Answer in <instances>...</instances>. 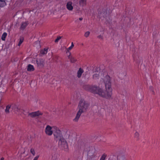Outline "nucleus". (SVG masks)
<instances>
[{
	"label": "nucleus",
	"instance_id": "obj_1",
	"mask_svg": "<svg viewBox=\"0 0 160 160\" xmlns=\"http://www.w3.org/2000/svg\"><path fill=\"white\" fill-rule=\"evenodd\" d=\"M104 81L106 89L105 91L96 86H90L87 85L83 86V88L87 91L97 94L103 98L109 99L112 94V89L111 87L110 77L108 75H106L104 78Z\"/></svg>",
	"mask_w": 160,
	"mask_h": 160
},
{
	"label": "nucleus",
	"instance_id": "obj_2",
	"mask_svg": "<svg viewBox=\"0 0 160 160\" xmlns=\"http://www.w3.org/2000/svg\"><path fill=\"white\" fill-rule=\"evenodd\" d=\"M89 106V104L87 102L83 99L81 100L78 106L79 111L77 112L75 118L73 119V121L77 122L82 113L86 112Z\"/></svg>",
	"mask_w": 160,
	"mask_h": 160
},
{
	"label": "nucleus",
	"instance_id": "obj_3",
	"mask_svg": "<svg viewBox=\"0 0 160 160\" xmlns=\"http://www.w3.org/2000/svg\"><path fill=\"white\" fill-rule=\"evenodd\" d=\"M54 137L59 140L58 144L61 145L62 149L67 152L68 151V146L65 139L63 138L61 131L59 129H57L54 133Z\"/></svg>",
	"mask_w": 160,
	"mask_h": 160
},
{
	"label": "nucleus",
	"instance_id": "obj_4",
	"mask_svg": "<svg viewBox=\"0 0 160 160\" xmlns=\"http://www.w3.org/2000/svg\"><path fill=\"white\" fill-rule=\"evenodd\" d=\"M37 63L39 68H42L44 65V60L42 59H39L37 60Z\"/></svg>",
	"mask_w": 160,
	"mask_h": 160
},
{
	"label": "nucleus",
	"instance_id": "obj_5",
	"mask_svg": "<svg viewBox=\"0 0 160 160\" xmlns=\"http://www.w3.org/2000/svg\"><path fill=\"white\" fill-rule=\"evenodd\" d=\"M134 60L136 62L138 65L139 64L142 60V57L138 56V55L135 56L133 57Z\"/></svg>",
	"mask_w": 160,
	"mask_h": 160
},
{
	"label": "nucleus",
	"instance_id": "obj_6",
	"mask_svg": "<svg viewBox=\"0 0 160 160\" xmlns=\"http://www.w3.org/2000/svg\"><path fill=\"white\" fill-rule=\"evenodd\" d=\"M42 113L39 112V111L35 112L29 113L28 114L29 116H30L32 118H34L36 116H39V115H42Z\"/></svg>",
	"mask_w": 160,
	"mask_h": 160
},
{
	"label": "nucleus",
	"instance_id": "obj_7",
	"mask_svg": "<svg viewBox=\"0 0 160 160\" xmlns=\"http://www.w3.org/2000/svg\"><path fill=\"white\" fill-rule=\"evenodd\" d=\"M51 129V127L48 125L47 126L45 129L46 133L48 135H51L52 133V132Z\"/></svg>",
	"mask_w": 160,
	"mask_h": 160
},
{
	"label": "nucleus",
	"instance_id": "obj_8",
	"mask_svg": "<svg viewBox=\"0 0 160 160\" xmlns=\"http://www.w3.org/2000/svg\"><path fill=\"white\" fill-rule=\"evenodd\" d=\"M72 3L71 2H69L67 3L66 7L70 11L72 10L73 7L72 5Z\"/></svg>",
	"mask_w": 160,
	"mask_h": 160
},
{
	"label": "nucleus",
	"instance_id": "obj_9",
	"mask_svg": "<svg viewBox=\"0 0 160 160\" xmlns=\"http://www.w3.org/2000/svg\"><path fill=\"white\" fill-rule=\"evenodd\" d=\"M28 24V22L27 21L22 22L21 25L20 29L21 30H23L26 27Z\"/></svg>",
	"mask_w": 160,
	"mask_h": 160
},
{
	"label": "nucleus",
	"instance_id": "obj_10",
	"mask_svg": "<svg viewBox=\"0 0 160 160\" xmlns=\"http://www.w3.org/2000/svg\"><path fill=\"white\" fill-rule=\"evenodd\" d=\"M107 13L104 11L100 13L98 12V15L100 18H101L102 17L106 18L107 17Z\"/></svg>",
	"mask_w": 160,
	"mask_h": 160
},
{
	"label": "nucleus",
	"instance_id": "obj_11",
	"mask_svg": "<svg viewBox=\"0 0 160 160\" xmlns=\"http://www.w3.org/2000/svg\"><path fill=\"white\" fill-rule=\"evenodd\" d=\"M83 72V70L81 68H80L77 72V77L79 78H80Z\"/></svg>",
	"mask_w": 160,
	"mask_h": 160
},
{
	"label": "nucleus",
	"instance_id": "obj_12",
	"mask_svg": "<svg viewBox=\"0 0 160 160\" xmlns=\"http://www.w3.org/2000/svg\"><path fill=\"white\" fill-rule=\"evenodd\" d=\"M27 71L29 72L34 71V68L33 65L31 64H28L27 67Z\"/></svg>",
	"mask_w": 160,
	"mask_h": 160
},
{
	"label": "nucleus",
	"instance_id": "obj_13",
	"mask_svg": "<svg viewBox=\"0 0 160 160\" xmlns=\"http://www.w3.org/2000/svg\"><path fill=\"white\" fill-rule=\"evenodd\" d=\"M79 4L80 6L82 7L86 5L87 4V0H80Z\"/></svg>",
	"mask_w": 160,
	"mask_h": 160
},
{
	"label": "nucleus",
	"instance_id": "obj_14",
	"mask_svg": "<svg viewBox=\"0 0 160 160\" xmlns=\"http://www.w3.org/2000/svg\"><path fill=\"white\" fill-rule=\"evenodd\" d=\"M48 48H45L43 49L40 52V55L42 56V55H45L48 52Z\"/></svg>",
	"mask_w": 160,
	"mask_h": 160
},
{
	"label": "nucleus",
	"instance_id": "obj_15",
	"mask_svg": "<svg viewBox=\"0 0 160 160\" xmlns=\"http://www.w3.org/2000/svg\"><path fill=\"white\" fill-rule=\"evenodd\" d=\"M11 108L15 111H18L20 108L19 107L15 104H12L11 105Z\"/></svg>",
	"mask_w": 160,
	"mask_h": 160
},
{
	"label": "nucleus",
	"instance_id": "obj_16",
	"mask_svg": "<svg viewBox=\"0 0 160 160\" xmlns=\"http://www.w3.org/2000/svg\"><path fill=\"white\" fill-rule=\"evenodd\" d=\"M6 0H0V7H3L6 5Z\"/></svg>",
	"mask_w": 160,
	"mask_h": 160
},
{
	"label": "nucleus",
	"instance_id": "obj_17",
	"mask_svg": "<svg viewBox=\"0 0 160 160\" xmlns=\"http://www.w3.org/2000/svg\"><path fill=\"white\" fill-rule=\"evenodd\" d=\"M68 58L70 59V62L72 63H74L77 61V59L72 56H71L70 55L68 56Z\"/></svg>",
	"mask_w": 160,
	"mask_h": 160
},
{
	"label": "nucleus",
	"instance_id": "obj_18",
	"mask_svg": "<svg viewBox=\"0 0 160 160\" xmlns=\"http://www.w3.org/2000/svg\"><path fill=\"white\" fill-rule=\"evenodd\" d=\"M11 107V105H9L6 106V108L5 110V112L7 113H8L9 112V110Z\"/></svg>",
	"mask_w": 160,
	"mask_h": 160
},
{
	"label": "nucleus",
	"instance_id": "obj_19",
	"mask_svg": "<svg viewBox=\"0 0 160 160\" xmlns=\"http://www.w3.org/2000/svg\"><path fill=\"white\" fill-rule=\"evenodd\" d=\"M99 76V72L98 71V73H96L93 75V78L94 79H97L98 78Z\"/></svg>",
	"mask_w": 160,
	"mask_h": 160
},
{
	"label": "nucleus",
	"instance_id": "obj_20",
	"mask_svg": "<svg viewBox=\"0 0 160 160\" xmlns=\"http://www.w3.org/2000/svg\"><path fill=\"white\" fill-rule=\"evenodd\" d=\"M7 33L5 32L3 33L2 36V39L3 41H5V40L7 36Z\"/></svg>",
	"mask_w": 160,
	"mask_h": 160
},
{
	"label": "nucleus",
	"instance_id": "obj_21",
	"mask_svg": "<svg viewBox=\"0 0 160 160\" xmlns=\"http://www.w3.org/2000/svg\"><path fill=\"white\" fill-rule=\"evenodd\" d=\"M24 40V38L23 37H20L19 39V41L18 43V45L20 46L21 44L23 42Z\"/></svg>",
	"mask_w": 160,
	"mask_h": 160
},
{
	"label": "nucleus",
	"instance_id": "obj_22",
	"mask_svg": "<svg viewBox=\"0 0 160 160\" xmlns=\"http://www.w3.org/2000/svg\"><path fill=\"white\" fill-rule=\"evenodd\" d=\"M106 157V155L105 154H103L100 159V160H105Z\"/></svg>",
	"mask_w": 160,
	"mask_h": 160
},
{
	"label": "nucleus",
	"instance_id": "obj_23",
	"mask_svg": "<svg viewBox=\"0 0 160 160\" xmlns=\"http://www.w3.org/2000/svg\"><path fill=\"white\" fill-rule=\"evenodd\" d=\"M30 152L33 156L35 155V152L34 149L32 148L30 150Z\"/></svg>",
	"mask_w": 160,
	"mask_h": 160
},
{
	"label": "nucleus",
	"instance_id": "obj_24",
	"mask_svg": "<svg viewBox=\"0 0 160 160\" xmlns=\"http://www.w3.org/2000/svg\"><path fill=\"white\" fill-rule=\"evenodd\" d=\"M74 45L73 43V42H72V43L71 46L67 49L68 51H69V50H71L73 48V47H74Z\"/></svg>",
	"mask_w": 160,
	"mask_h": 160
},
{
	"label": "nucleus",
	"instance_id": "obj_25",
	"mask_svg": "<svg viewBox=\"0 0 160 160\" xmlns=\"http://www.w3.org/2000/svg\"><path fill=\"white\" fill-rule=\"evenodd\" d=\"M62 37L61 36H58L57 37V38L56 39L55 41V42H58V41L61 39Z\"/></svg>",
	"mask_w": 160,
	"mask_h": 160
},
{
	"label": "nucleus",
	"instance_id": "obj_26",
	"mask_svg": "<svg viewBox=\"0 0 160 160\" xmlns=\"http://www.w3.org/2000/svg\"><path fill=\"white\" fill-rule=\"evenodd\" d=\"M90 32L89 31L86 32L84 34V36L86 37H88L89 36V35L90 34Z\"/></svg>",
	"mask_w": 160,
	"mask_h": 160
},
{
	"label": "nucleus",
	"instance_id": "obj_27",
	"mask_svg": "<svg viewBox=\"0 0 160 160\" xmlns=\"http://www.w3.org/2000/svg\"><path fill=\"white\" fill-rule=\"evenodd\" d=\"M100 68H96L95 69V72H97V73H98V71L99 73L100 72Z\"/></svg>",
	"mask_w": 160,
	"mask_h": 160
},
{
	"label": "nucleus",
	"instance_id": "obj_28",
	"mask_svg": "<svg viewBox=\"0 0 160 160\" xmlns=\"http://www.w3.org/2000/svg\"><path fill=\"white\" fill-rule=\"evenodd\" d=\"M135 137L137 138H138L139 136V134L138 132H136L135 133Z\"/></svg>",
	"mask_w": 160,
	"mask_h": 160
},
{
	"label": "nucleus",
	"instance_id": "obj_29",
	"mask_svg": "<svg viewBox=\"0 0 160 160\" xmlns=\"http://www.w3.org/2000/svg\"><path fill=\"white\" fill-rule=\"evenodd\" d=\"M149 89H150V90L152 92H153V94H154V91H153V87H152V86H150L149 87Z\"/></svg>",
	"mask_w": 160,
	"mask_h": 160
},
{
	"label": "nucleus",
	"instance_id": "obj_30",
	"mask_svg": "<svg viewBox=\"0 0 160 160\" xmlns=\"http://www.w3.org/2000/svg\"><path fill=\"white\" fill-rule=\"evenodd\" d=\"M39 157V156H37L35 157L33 160H38V158Z\"/></svg>",
	"mask_w": 160,
	"mask_h": 160
},
{
	"label": "nucleus",
	"instance_id": "obj_31",
	"mask_svg": "<svg viewBox=\"0 0 160 160\" xmlns=\"http://www.w3.org/2000/svg\"><path fill=\"white\" fill-rule=\"evenodd\" d=\"M98 37L99 38H100L101 39H103V36H102L101 35H100L98 36Z\"/></svg>",
	"mask_w": 160,
	"mask_h": 160
},
{
	"label": "nucleus",
	"instance_id": "obj_32",
	"mask_svg": "<svg viewBox=\"0 0 160 160\" xmlns=\"http://www.w3.org/2000/svg\"><path fill=\"white\" fill-rule=\"evenodd\" d=\"M82 19H83L82 18H79V20L80 21H82Z\"/></svg>",
	"mask_w": 160,
	"mask_h": 160
},
{
	"label": "nucleus",
	"instance_id": "obj_33",
	"mask_svg": "<svg viewBox=\"0 0 160 160\" xmlns=\"http://www.w3.org/2000/svg\"><path fill=\"white\" fill-rule=\"evenodd\" d=\"M4 158H1L0 160H4Z\"/></svg>",
	"mask_w": 160,
	"mask_h": 160
},
{
	"label": "nucleus",
	"instance_id": "obj_34",
	"mask_svg": "<svg viewBox=\"0 0 160 160\" xmlns=\"http://www.w3.org/2000/svg\"><path fill=\"white\" fill-rule=\"evenodd\" d=\"M56 154H54V156H56Z\"/></svg>",
	"mask_w": 160,
	"mask_h": 160
},
{
	"label": "nucleus",
	"instance_id": "obj_35",
	"mask_svg": "<svg viewBox=\"0 0 160 160\" xmlns=\"http://www.w3.org/2000/svg\"><path fill=\"white\" fill-rule=\"evenodd\" d=\"M68 160H70V159H68Z\"/></svg>",
	"mask_w": 160,
	"mask_h": 160
},
{
	"label": "nucleus",
	"instance_id": "obj_36",
	"mask_svg": "<svg viewBox=\"0 0 160 160\" xmlns=\"http://www.w3.org/2000/svg\"><path fill=\"white\" fill-rule=\"evenodd\" d=\"M53 156H52V158H53Z\"/></svg>",
	"mask_w": 160,
	"mask_h": 160
}]
</instances>
